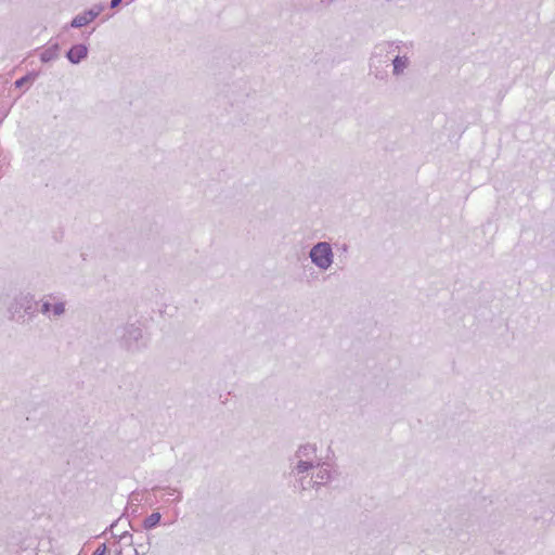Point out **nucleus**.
<instances>
[{
  "label": "nucleus",
  "instance_id": "8",
  "mask_svg": "<svg viewBox=\"0 0 555 555\" xmlns=\"http://www.w3.org/2000/svg\"><path fill=\"white\" fill-rule=\"evenodd\" d=\"M104 550H105V545H102V548H101V547H99V548L94 552V554H93V555H102V554H103V552H104Z\"/></svg>",
  "mask_w": 555,
  "mask_h": 555
},
{
  "label": "nucleus",
  "instance_id": "3",
  "mask_svg": "<svg viewBox=\"0 0 555 555\" xmlns=\"http://www.w3.org/2000/svg\"><path fill=\"white\" fill-rule=\"evenodd\" d=\"M95 17L94 14H92L91 12H88V13H83L81 15H77L73 21H72V26L73 27H82L89 23H91L93 21V18Z\"/></svg>",
  "mask_w": 555,
  "mask_h": 555
},
{
  "label": "nucleus",
  "instance_id": "6",
  "mask_svg": "<svg viewBox=\"0 0 555 555\" xmlns=\"http://www.w3.org/2000/svg\"><path fill=\"white\" fill-rule=\"evenodd\" d=\"M36 76H37L36 74H28V75H26V76H24V77H22V78L17 79V80L15 81V86H16L17 88H21V87H22V86H24L26 82L33 81V80L36 78Z\"/></svg>",
  "mask_w": 555,
  "mask_h": 555
},
{
  "label": "nucleus",
  "instance_id": "9",
  "mask_svg": "<svg viewBox=\"0 0 555 555\" xmlns=\"http://www.w3.org/2000/svg\"><path fill=\"white\" fill-rule=\"evenodd\" d=\"M120 2H121V0H112L111 5H112V8H115V7H117Z\"/></svg>",
  "mask_w": 555,
  "mask_h": 555
},
{
  "label": "nucleus",
  "instance_id": "2",
  "mask_svg": "<svg viewBox=\"0 0 555 555\" xmlns=\"http://www.w3.org/2000/svg\"><path fill=\"white\" fill-rule=\"evenodd\" d=\"M88 49L85 44L74 46L67 53L68 60L76 64L87 56Z\"/></svg>",
  "mask_w": 555,
  "mask_h": 555
},
{
  "label": "nucleus",
  "instance_id": "4",
  "mask_svg": "<svg viewBox=\"0 0 555 555\" xmlns=\"http://www.w3.org/2000/svg\"><path fill=\"white\" fill-rule=\"evenodd\" d=\"M160 520V514L159 513H153L151 514L145 520H144V528L151 529L155 527Z\"/></svg>",
  "mask_w": 555,
  "mask_h": 555
},
{
  "label": "nucleus",
  "instance_id": "1",
  "mask_svg": "<svg viewBox=\"0 0 555 555\" xmlns=\"http://www.w3.org/2000/svg\"><path fill=\"white\" fill-rule=\"evenodd\" d=\"M312 261L320 268L326 269L332 263V249L327 243H319L310 253Z\"/></svg>",
  "mask_w": 555,
  "mask_h": 555
},
{
  "label": "nucleus",
  "instance_id": "10",
  "mask_svg": "<svg viewBox=\"0 0 555 555\" xmlns=\"http://www.w3.org/2000/svg\"><path fill=\"white\" fill-rule=\"evenodd\" d=\"M63 310H64V308L62 306H60V307H56L55 312L61 313V312H63Z\"/></svg>",
  "mask_w": 555,
  "mask_h": 555
},
{
  "label": "nucleus",
  "instance_id": "7",
  "mask_svg": "<svg viewBox=\"0 0 555 555\" xmlns=\"http://www.w3.org/2000/svg\"><path fill=\"white\" fill-rule=\"evenodd\" d=\"M395 70L398 73L405 66V61L401 57H396L393 61Z\"/></svg>",
  "mask_w": 555,
  "mask_h": 555
},
{
  "label": "nucleus",
  "instance_id": "5",
  "mask_svg": "<svg viewBox=\"0 0 555 555\" xmlns=\"http://www.w3.org/2000/svg\"><path fill=\"white\" fill-rule=\"evenodd\" d=\"M57 46H53L52 48L46 50L40 56L41 61L46 63L53 60L57 54Z\"/></svg>",
  "mask_w": 555,
  "mask_h": 555
}]
</instances>
